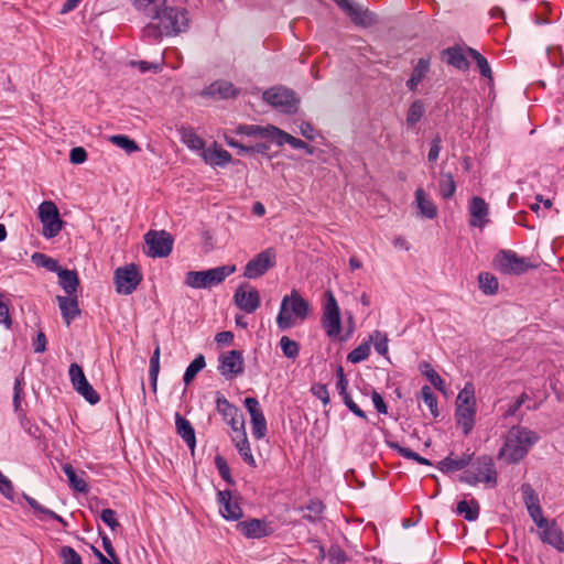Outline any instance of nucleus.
<instances>
[{"label":"nucleus","mask_w":564,"mask_h":564,"mask_svg":"<svg viewBox=\"0 0 564 564\" xmlns=\"http://www.w3.org/2000/svg\"><path fill=\"white\" fill-rule=\"evenodd\" d=\"M31 260L37 267L44 268L50 272L56 273L57 270H59V268H61L57 260H55L42 252H34L31 257Z\"/></svg>","instance_id":"obj_51"},{"label":"nucleus","mask_w":564,"mask_h":564,"mask_svg":"<svg viewBox=\"0 0 564 564\" xmlns=\"http://www.w3.org/2000/svg\"><path fill=\"white\" fill-rule=\"evenodd\" d=\"M302 509L310 511V513L303 516V519L307 520L311 523H315L321 519L322 513L325 510V505L323 503V501L315 498L310 499L305 507H303Z\"/></svg>","instance_id":"obj_45"},{"label":"nucleus","mask_w":564,"mask_h":564,"mask_svg":"<svg viewBox=\"0 0 564 564\" xmlns=\"http://www.w3.org/2000/svg\"><path fill=\"white\" fill-rule=\"evenodd\" d=\"M239 93V89L227 80H216L203 91L204 95L210 96L214 99L236 98Z\"/></svg>","instance_id":"obj_25"},{"label":"nucleus","mask_w":564,"mask_h":564,"mask_svg":"<svg viewBox=\"0 0 564 564\" xmlns=\"http://www.w3.org/2000/svg\"><path fill=\"white\" fill-rule=\"evenodd\" d=\"M540 540L549 544L556 551L564 553V533L555 519H552L549 525L539 531Z\"/></svg>","instance_id":"obj_20"},{"label":"nucleus","mask_w":564,"mask_h":564,"mask_svg":"<svg viewBox=\"0 0 564 564\" xmlns=\"http://www.w3.org/2000/svg\"><path fill=\"white\" fill-rule=\"evenodd\" d=\"M164 62L161 63H151L147 61H131L130 65L138 67L141 73L152 72L154 74H158L162 70Z\"/></svg>","instance_id":"obj_63"},{"label":"nucleus","mask_w":564,"mask_h":564,"mask_svg":"<svg viewBox=\"0 0 564 564\" xmlns=\"http://www.w3.org/2000/svg\"><path fill=\"white\" fill-rule=\"evenodd\" d=\"M206 366L205 357L204 355L199 354L197 355L194 360L187 366L184 376L183 381L185 386H188L193 382L197 373L203 370Z\"/></svg>","instance_id":"obj_43"},{"label":"nucleus","mask_w":564,"mask_h":564,"mask_svg":"<svg viewBox=\"0 0 564 564\" xmlns=\"http://www.w3.org/2000/svg\"><path fill=\"white\" fill-rule=\"evenodd\" d=\"M415 204L420 210V215L427 219H434L437 216L438 209L434 202L429 197L422 187L416 188Z\"/></svg>","instance_id":"obj_31"},{"label":"nucleus","mask_w":564,"mask_h":564,"mask_svg":"<svg viewBox=\"0 0 564 564\" xmlns=\"http://www.w3.org/2000/svg\"><path fill=\"white\" fill-rule=\"evenodd\" d=\"M58 555L62 558V564H83L82 556L72 546H62Z\"/></svg>","instance_id":"obj_59"},{"label":"nucleus","mask_w":564,"mask_h":564,"mask_svg":"<svg viewBox=\"0 0 564 564\" xmlns=\"http://www.w3.org/2000/svg\"><path fill=\"white\" fill-rule=\"evenodd\" d=\"M215 466L220 475V477L229 485L235 486L236 480L232 478L229 465L224 456L217 454L214 458Z\"/></svg>","instance_id":"obj_56"},{"label":"nucleus","mask_w":564,"mask_h":564,"mask_svg":"<svg viewBox=\"0 0 564 564\" xmlns=\"http://www.w3.org/2000/svg\"><path fill=\"white\" fill-rule=\"evenodd\" d=\"M280 348L283 356L289 359H296L300 354V344L288 336H282L280 339Z\"/></svg>","instance_id":"obj_52"},{"label":"nucleus","mask_w":564,"mask_h":564,"mask_svg":"<svg viewBox=\"0 0 564 564\" xmlns=\"http://www.w3.org/2000/svg\"><path fill=\"white\" fill-rule=\"evenodd\" d=\"M520 491L527 510L540 506L539 496L534 488L529 482L522 484L520 487Z\"/></svg>","instance_id":"obj_53"},{"label":"nucleus","mask_w":564,"mask_h":564,"mask_svg":"<svg viewBox=\"0 0 564 564\" xmlns=\"http://www.w3.org/2000/svg\"><path fill=\"white\" fill-rule=\"evenodd\" d=\"M19 422L22 426V429L33 438L41 440L42 438V431L39 427V425L31 419L26 416V412H21L20 415H18Z\"/></svg>","instance_id":"obj_54"},{"label":"nucleus","mask_w":564,"mask_h":564,"mask_svg":"<svg viewBox=\"0 0 564 564\" xmlns=\"http://www.w3.org/2000/svg\"><path fill=\"white\" fill-rule=\"evenodd\" d=\"M311 392L314 397H316L317 399H319L322 401L324 406L329 404L330 398H329V392H328L326 384L315 383L312 386Z\"/></svg>","instance_id":"obj_64"},{"label":"nucleus","mask_w":564,"mask_h":564,"mask_svg":"<svg viewBox=\"0 0 564 564\" xmlns=\"http://www.w3.org/2000/svg\"><path fill=\"white\" fill-rule=\"evenodd\" d=\"M370 336H373L372 343L376 351L381 356H387L389 341L387 334L381 333L380 330H375Z\"/></svg>","instance_id":"obj_60"},{"label":"nucleus","mask_w":564,"mask_h":564,"mask_svg":"<svg viewBox=\"0 0 564 564\" xmlns=\"http://www.w3.org/2000/svg\"><path fill=\"white\" fill-rule=\"evenodd\" d=\"M177 132L181 137V141L186 144L188 149L204 152L206 143L203 138L196 134L193 127L181 126L177 128Z\"/></svg>","instance_id":"obj_32"},{"label":"nucleus","mask_w":564,"mask_h":564,"mask_svg":"<svg viewBox=\"0 0 564 564\" xmlns=\"http://www.w3.org/2000/svg\"><path fill=\"white\" fill-rule=\"evenodd\" d=\"M68 375L74 390L80 394L89 404L95 405L100 401L98 392L89 383L83 368L78 364H70Z\"/></svg>","instance_id":"obj_13"},{"label":"nucleus","mask_w":564,"mask_h":564,"mask_svg":"<svg viewBox=\"0 0 564 564\" xmlns=\"http://www.w3.org/2000/svg\"><path fill=\"white\" fill-rule=\"evenodd\" d=\"M473 469H465L458 480L469 486H476L478 482H485L490 488L498 485V473L494 458L490 455H481L475 458Z\"/></svg>","instance_id":"obj_5"},{"label":"nucleus","mask_w":564,"mask_h":564,"mask_svg":"<svg viewBox=\"0 0 564 564\" xmlns=\"http://www.w3.org/2000/svg\"><path fill=\"white\" fill-rule=\"evenodd\" d=\"M167 0H133L138 10L151 18L143 30V36L161 42L163 36H176L189 28L188 11L185 8L166 6Z\"/></svg>","instance_id":"obj_1"},{"label":"nucleus","mask_w":564,"mask_h":564,"mask_svg":"<svg viewBox=\"0 0 564 564\" xmlns=\"http://www.w3.org/2000/svg\"><path fill=\"white\" fill-rule=\"evenodd\" d=\"M217 501L219 503L220 514L230 521H238L242 518L243 511L239 502L232 501V492L229 489L219 490L217 492Z\"/></svg>","instance_id":"obj_18"},{"label":"nucleus","mask_w":564,"mask_h":564,"mask_svg":"<svg viewBox=\"0 0 564 564\" xmlns=\"http://www.w3.org/2000/svg\"><path fill=\"white\" fill-rule=\"evenodd\" d=\"M144 242L148 247V257L166 258L172 252L174 238L165 230H149L144 235Z\"/></svg>","instance_id":"obj_11"},{"label":"nucleus","mask_w":564,"mask_h":564,"mask_svg":"<svg viewBox=\"0 0 564 564\" xmlns=\"http://www.w3.org/2000/svg\"><path fill=\"white\" fill-rule=\"evenodd\" d=\"M56 300L58 303L62 318L66 326H69L70 323L82 314L77 294L66 296L57 295Z\"/></svg>","instance_id":"obj_21"},{"label":"nucleus","mask_w":564,"mask_h":564,"mask_svg":"<svg viewBox=\"0 0 564 564\" xmlns=\"http://www.w3.org/2000/svg\"><path fill=\"white\" fill-rule=\"evenodd\" d=\"M235 446L241 456L242 460L249 465L250 467L254 468L257 467L256 459L251 453L250 443L247 437V433H243V436L240 437L239 441L235 443Z\"/></svg>","instance_id":"obj_46"},{"label":"nucleus","mask_w":564,"mask_h":564,"mask_svg":"<svg viewBox=\"0 0 564 564\" xmlns=\"http://www.w3.org/2000/svg\"><path fill=\"white\" fill-rule=\"evenodd\" d=\"M263 99L286 115H295L299 111L300 98L290 88L280 86L267 89L263 93Z\"/></svg>","instance_id":"obj_9"},{"label":"nucleus","mask_w":564,"mask_h":564,"mask_svg":"<svg viewBox=\"0 0 564 564\" xmlns=\"http://www.w3.org/2000/svg\"><path fill=\"white\" fill-rule=\"evenodd\" d=\"M24 373L23 371L15 378L14 380V387H13V408L14 412L20 415L21 412H25L22 406L21 402L24 399Z\"/></svg>","instance_id":"obj_50"},{"label":"nucleus","mask_w":564,"mask_h":564,"mask_svg":"<svg viewBox=\"0 0 564 564\" xmlns=\"http://www.w3.org/2000/svg\"><path fill=\"white\" fill-rule=\"evenodd\" d=\"M143 280L140 267L137 263H129L119 267L113 272L115 289L118 294H132Z\"/></svg>","instance_id":"obj_8"},{"label":"nucleus","mask_w":564,"mask_h":564,"mask_svg":"<svg viewBox=\"0 0 564 564\" xmlns=\"http://www.w3.org/2000/svg\"><path fill=\"white\" fill-rule=\"evenodd\" d=\"M476 406H463L455 409V422L462 427L465 436L469 435L475 425Z\"/></svg>","instance_id":"obj_29"},{"label":"nucleus","mask_w":564,"mask_h":564,"mask_svg":"<svg viewBox=\"0 0 564 564\" xmlns=\"http://www.w3.org/2000/svg\"><path fill=\"white\" fill-rule=\"evenodd\" d=\"M421 369L424 367L425 370H423V375L426 377V379L433 384L435 389H437L441 392L445 391L444 380L441 378V376L430 366L427 362L421 364Z\"/></svg>","instance_id":"obj_57"},{"label":"nucleus","mask_w":564,"mask_h":564,"mask_svg":"<svg viewBox=\"0 0 564 564\" xmlns=\"http://www.w3.org/2000/svg\"><path fill=\"white\" fill-rule=\"evenodd\" d=\"M323 314L321 318L322 327L332 340L346 341L354 332V317L350 314L348 321L350 326L345 335H341L343 324L340 308L332 290L323 293Z\"/></svg>","instance_id":"obj_3"},{"label":"nucleus","mask_w":564,"mask_h":564,"mask_svg":"<svg viewBox=\"0 0 564 564\" xmlns=\"http://www.w3.org/2000/svg\"><path fill=\"white\" fill-rule=\"evenodd\" d=\"M56 274L58 276L61 288L67 295L77 294L80 280L76 270H69L61 267Z\"/></svg>","instance_id":"obj_28"},{"label":"nucleus","mask_w":564,"mask_h":564,"mask_svg":"<svg viewBox=\"0 0 564 564\" xmlns=\"http://www.w3.org/2000/svg\"><path fill=\"white\" fill-rule=\"evenodd\" d=\"M39 218L42 223V235L46 239H52L62 231L64 220L61 218L58 208L54 202L44 200L40 204Z\"/></svg>","instance_id":"obj_10"},{"label":"nucleus","mask_w":564,"mask_h":564,"mask_svg":"<svg viewBox=\"0 0 564 564\" xmlns=\"http://www.w3.org/2000/svg\"><path fill=\"white\" fill-rule=\"evenodd\" d=\"M236 271L235 264H226L204 271H188L185 284L193 289H207L217 285Z\"/></svg>","instance_id":"obj_6"},{"label":"nucleus","mask_w":564,"mask_h":564,"mask_svg":"<svg viewBox=\"0 0 564 564\" xmlns=\"http://www.w3.org/2000/svg\"><path fill=\"white\" fill-rule=\"evenodd\" d=\"M23 499L30 506L33 513L37 517V519L43 520L44 517H48L50 519L55 520L58 523H61L64 528H66L68 525V522L63 517H61L53 510L40 505L34 498L28 496L26 494H23Z\"/></svg>","instance_id":"obj_33"},{"label":"nucleus","mask_w":564,"mask_h":564,"mask_svg":"<svg viewBox=\"0 0 564 564\" xmlns=\"http://www.w3.org/2000/svg\"><path fill=\"white\" fill-rule=\"evenodd\" d=\"M215 403L218 413L225 422L240 413L239 408L229 402L220 392L216 393Z\"/></svg>","instance_id":"obj_38"},{"label":"nucleus","mask_w":564,"mask_h":564,"mask_svg":"<svg viewBox=\"0 0 564 564\" xmlns=\"http://www.w3.org/2000/svg\"><path fill=\"white\" fill-rule=\"evenodd\" d=\"M456 512L466 521L473 522L479 517L480 506L475 498H471L469 501L460 500L457 502Z\"/></svg>","instance_id":"obj_35"},{"label":"nucleus","mask_w":564,"mask_h":564,"mask_svg":"<svg viewBox=\"0 0 564 564\" xmlns=\"http://www.w3.org/2000/svg\"><path fill=\"white\" fill-rule=\"evenodd\" d=\"M438 192L443 199L453 198L456 192V182L451 172H441L438 182Z\"/></svg>","instance_id":"obj_36"},{"label":"nucleus","mask_w":564,"mask_h":564,"mask_svg":"<svg viewBox=\"0 0 564 564\" xmlns=\"http://www.w3.org/2000/svg\"><path fill=\"white\" fill-rule=\"evenodd\" d=\"M311 305L297 290H292L290 295L282 299L280 312L276 316V324L281 330H286L294 326L292 314L300 318L305 319L310 315Z\"/></svg>","instance_id":"obj_4"},{"label":"nucleus","mask_w":564,"mask_h":564,"mask_svg":"<svg viewBox=\"0 0 564 564\" xmlns=\"http://www.w3.org/2000/svg\"><path fill=\"white\" fill-rule=\"evenodd\" d=\"M494 267L502 274L521 275L536 269L539 264L531 262L529 258L518 256L513 250L502 249L494 257Z\"/></svg>","instance_id":"obj_7"},{"label":"nucleus","mask_w":564,"mask_h":564,"mask_svg":"<svg viewBox=\"0 0 564 564\" xmlns=\"http://www.w3.org/2000/svg\"><path fill=\"white\" fill-rule=\"evenodd\" d=\"M539 441V435L525 426L513 425L506 437L502 447L498 452V459L507 465L520 463L531 447Z\"/></svg>","instance_id":"obj_2"},{"label":"nucleus","mask_w":564,"mask_h":564,"mask_svg":"<svg viewBox=\"0 0 564 564\" xmlns=\"http://www.w3.org/2000/svg\"><path fill=\"white\" fill-rule=\"evenodd\" d=\"M276 126L267 124H239L235 130V134L248 135V137H261L274 143L275 132H278Z\"/></svg>","instance_id":"obj_23"},{"label":"nucleus","mask_w":564,"mask_h":564,"mask_svg":"<svg viewBox=\"0 0 564 564\" xmlns=\"http://www.w3.org/2000/svg\"><path fill=\"white\" fill-rule=\"evenodd\" d=\"M466 54L476 62L479 73L482 77L492 79L491 68L487 58L482 54L469 46L466 48Z\"/></svg>","instance_id":"obj_44"},{"label":"nucleus","mask_w":564,"mask_h":564,"mask_svg":"<svg viewBox=\"0 0 564 564\" xmlns=\"http://www.w3.org/2000/svg\"><path fill=\"white\" fill-rule=\"evenodd\" d=\"M476 406L475 388L471 382H467L456 398V408Z\"/></svg>","instance_id":"obj_48"},{"label":"nucleus","mask_w":564,"mask_h":564,"mask_svg":"<svg viewBox=\"0 0 564 564\" xmlns=\"http://www.w3.org/2000/svg\"><path fill=\"white\" fill-rule=\"evenodd\" d=\"M245 408L250 414V423L252 427V435L257 440H261L265 436L268 432L267 420L260 408L259 401L257 398L248 397L243 401Z\"/></svg>","instance_id":"obj_17"},{"label":"nucleus","mask_w":564,"mask_h":564,"mask_svg":"<svg viewBox=\"0 0 564 564\" xmlns=\"http://www.w3.org/2000/svg\"><path fill=\"white\" fill-rule=\"evenodd\" d=\"M234 302L238 308L248 314H251L260 307L261 297L257 289L248 284H242L236 289L234 294Z\"/></svg>","instance_id":"obj_16"},{"label":"nucleus","mask_w":564,"mask_h":564,"mask_svg":"<svg viewBox=\"0 0 564 564\" xmlns=\"http://www.w3.org/2000/svg\"><path fill=\"white\" fill-rule=\"evenodd\" d=\"M345 14L350 19L351 23L356 26L370 28L378 23V15L359 3L351 1V4L345 11Z\"/></svg>","instance_id":"obj_19"},{"label":"nucleus","mask_w":564,"mask_h":564,"mask_svg":"<svg viewBox=\"0 0 564 564\" xmlns=\"http://www.w3.org/2000/svg\"><path fill=\"white\" fill-rule=\"evenodd\" d=\"M479 288L486 295H494L498 292V279L489 272H481L478 275Z\"/></svg>","instance_id":"obj_42"},{"label":"nucleus","mask_w":564,"mask_h":564,"mask_svg":"<svg viewBox=\"0 0 564 564\" xmlns=\"http://www.w3.org/2000/svg\"><path fill=\"white\" fill-rule=\"evenodd\" d=\"M453 453L446 456L444 459L437 463V469L443 474L455 473L466 468V463L459 458H453Z\"/></svg>","instance_id":"obj_49"},{"label":"nucleus","mask_w":564,"mask_h":564,"mask_svg":"<svg viewBox=\"0 0 564 564\" xmlns=\"http://www.w3.org/2000/svg\"><path fill=\"white\" fill-rule=\"evenodd\" d=\"M202 156L206 163H209L215 166L225 167L227 164L232 162L231 154L218 145L216 141L213 144L204 150Z\"/></svg>","instance_id":"obj_24"},{"label":"nucleus","mask_w":564,"mask_h":564,"mask_svg":"<svg viewBox=\"0 0 564 564\" xmlns=\"http://www.w3.org/2000/svg\"><path fill=\"white\" fill-rule=\"evenodd\" d=\"M344 404L347 406V409L354 413L357 417L365 420L368 422V416L366 412L352 400L349 392L346 394L340 395Z\"/></svg>","instance_id":"obj_61"},{"label":"nucleus","mask_w":564,"mask_h":564,"mask_svg":"<svg viewBox=\"0 0 564 564\" xmlns=\"http://www.w3.org/2000/svg\"><path fill=\"white\" fill-rule=\"evenodd\" d=\"M275 265L276 251L274 248H267L247 262L243 270V276L247 279L261 278Z\"/></svg>","instance_id":"obj_12"},{"label":"nucleus","mask_w":564,"mask_h":564,"mask_svg":"<svg viewBox=\"0 0 564 564\" xmlns=\"http://www.w3.org/2000/svg\"><path fill=\"white\" fill-rule=\"evenodd\" d=\"M421 398L429 406L431 414L434 417H437L440 414L437 409V398L429 386L425 384L421 388Z\"/></svg>","instance_id":"obj_58"},{"label":"nucleus","mask_w":564,"mask_h":564,"mask_svg":"<svg viewBox=\"0 0 564 564\" xmlns=\"http://www.w3.org/2000/svg\"><path fill=\"white\" fill-rule=\"evenodd\" d=\"M426 111L425 102L422 99L413 100L406 111L405 122L409 128H414L423 118Z\"/></svg>","instance_id":"obj_37"},{"label":"nucleus","mask_w":564,"mask_h":564,"mask_svg":"<svg viewBox=\"0 0 564 564\" xmlns=\"http://www.w3.org/2000/svg\"><path fill=\"white\" fill-rule=\"evenodd\" d=\"M373 336H369L367 340L354 348L347 356V360L351 364H359L366 360L370 355V345Z\"/></svg>","instance_id":"obj_41"},{"label":"nucleus","mask_w":564,"mask_h":564,"mask_svg":"<svg viewBox=\"0 0 564 564\" xmlns=\"http://www.w3.org/2000/svg\"><path fill=\"white\" fill-rule=\"evenodd\" d=\"M109 141L118 148L122 149L127 154L141 151L139 144L126 134H113L109 137Z\"/></svg>","instance_id":"obj_40"},{"label":"nucleus","mask_w":564,"mask_h":564,"mask_svg":"<svg viewBox=\"0 0 564 564\" xmlns=\"http://www.w3.org/2000/svg\"><path fill=\"white\" fill-rule=\"evenodd\" d=\"M63 471L64 474L67 476L68 478V484H69V487L77 491V492H82V494H86L88 492V485L86 484V481L78 477L75 469L73 468V466L68 463L64 464L63 465Z\"/></svg>","instance_id":"obj_39"},{"label":"nucleus","mask_w":564,"mask_h":564,"mask_svg":"<svg viewBox=\"0 0 564 564\" xmlns=\"http://www.w3.org/2000/svg\"><path fill=\"white\" fill-rule=\"evenodd\" d=\"M237 531L247 539H262L274 533L272 522L265 519L251 518L240 521L236 525Z\"/></svg>","instance_id":"obj_15"},{"label":"nucleus","mask_w":564,"mask_h":564,"mask_svg":"<svg viewBox=\"0 0 564 564\" xmlns=\"http://www.w3.org/2000/svg\"><path fill=\"white\" fill-rule=\"evenodd\" d=\"M274 143L279 147H282L284 143L290 144L294 149L304 150L307 154L313 155L315 153V148L306 143L305 141L291 135L284 130L278 128V132H275Z\"/></svg>","instance_id":"obj_34"},{"label":"nucleus","mask_w":564,"mask_h":564,"mask_svg":"<svg viewBox=\"0 0 564 564\" xmlns=\"http://www.w3.org/2000/svg\"><path fill=\"white\" fill-rule=\"evenodd\" d=\"M327 558L330 564H346L351 561L346 551L338 544H332L327 551Z\"/></svg>","instance_id":"obj_55"},{"label":"nucleus","mask_w":564,"mask_h":564,"mask_svg":"<svg viewBox=\"0 0 564 564\" xmlns=\"http://www.w3.org/2000/svg\"><path fill=\"white\" fill-rule=\"evenodd\" d=\"M489 208L482 197L474 196L469 203V225L471 227H484L488 223Z\"/></svg>","instance_id":"obj_22"},{"label":"nucleus","mask_w":564,"mask_h":564,"mask_svg":"<svg viewBox=\"0 0 564 564\" xmlns=\"http://www.w3.org/2000/svg\"><path fill=\"white\" fill-rule=\"evenodd\" d=\"M218 370L226 379H234L245 371V360L241 350H228L220 354Z\"/></svg>","instance_id":"obj_14"},{"label":"nucleus","mask_w":564,"mask_h":564,"mask_svg":"<svg viewBox=\"0 0 564 564\" xmlns=\"http://www.w3.org/2000/svg\"><path fill=\"white\" fill-rule=\"evenodd\" d=\"M431 67L430 57H421L413 67L410 78L405 86L410 91H416L419 84L426 77Z\"/></svg>","instance_id":"obj_30"},{"label":"nucleus","mask_w":564,"mask_h":564,"mask_svg":"<svg viewBox=\"0 0 564 564\" xmlns=\"http://www.w3.org/2000/svg\"><path fill=\"white\" fill-rule=\"evenodd\" d=\"M175 427L176 433L182 437L189 448L192 455H194L196 446V434L192 423L184 417L181 413H175Z\"/></svg>","instance_id":"obj_26"},{"label":"nucleus","mask_w":564,"mask_h":564,"mask_svg":"<svg viewBox=\"0 0 564 564\" xmlns=\"http://www.w3.org/2000/svg\"><path fill=\"white\" fill-rule=\"evenodd\" d=\"M160 345L156 344L150 358L149 380L153 392H156L158 376L160 372Z\"/></svg>","instance_id":"obj_47"},{"label":"nucleus","mask_w":564,"mask_h":564,"mask_svg":"<svg viewBox=\"0 0 564 564\" xmlns=\"http://www.w3.org/2000/svg\"><path fill=\"white\" fill-rule=\"evenodd\" d=\"M99 518L106 525L110 528L111 531H116L120 527V523L117 520V512L112 509H104L100 512Z\"/></svg>","instance_id":"obj_62"},{"label":"nucleus","mask_w":564,"mask_h":564,"mask_svg":"<svg viewBox=\"0 0 564 564\" xmlns=\"http://www.w3.org/2000/svg\"><path fill=\"white\" fill-rule=\"evenodd\" d=\"M443 58L446 56L445 62L458 70L466 72L470 67L464 50L459 45L449 46L442 52Z\"/></svg>","instance_id":"obj_27"}]
</instances>
